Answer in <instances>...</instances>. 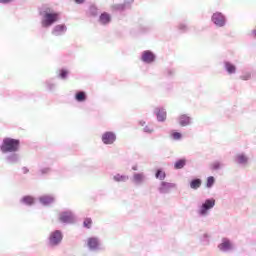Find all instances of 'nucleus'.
<instances>
[{
    "mask_svg": "<svg viewBox=\"0 0 256 256\" xmlns=\"http://www.w3.org/2000/svg\"><path fill=\"white\" fill-rule=\"evenodd\" d=\"M203 181L199 178H195L190 181V188H192L194 191H197L202 185Z\"/></svg>",
    "mask_w": 256,
    "mask_h": 256,
    "instance_id": "obj_24",
    "label": "nucleus"
},
{
    "mask_svg": "<svg viewBox=\"0 0 256 256\" xmlns=\"http://www.w3.org/2000/svg\"><path fill=\"white\" fill-rule=\"evenodd\" d=\"M240 79L242 81H249L251 79V72H244L241 76Z\"/></svg>",
    "mask_w": 256,
    "mask_h": 256,
    "instance_id": "obj_30",
    "label": "nucleus"
},
{
    "mask_svg": "<svg viewBox=\"0 0 256 256\" xmlns=\"http://www.w3.org/2000/svg\"><path fill=\"white\" fill-rule=\"evenodd\" d=\"M139 124L141 125V127H145V121L141 120Z\"/></svg>",
    "mask_w": 256,
    "mask_h": 256,
    "instance_id": "obj_41",
    "label": "nucleus"
},
{
    "mask_svg": "<svg viewBox=\"0 0 256 256\" xmlns=\"http://www.w3.org/2000/svg\"><path fill=\"white\" fill-rule=\"evenodd\" d=\"M234 161L237 165H240L241 167H247V165L249 164V156L245 153H239L236 154V156L234 157Z\"/></svg>",
    "mask_w": 256,
    "mask_h": 256,
    "instance_id": "obj_11",
    "label": "nucleus"
},
{
    "mask_svg": "<svg viewBox=\"0 0 256 256\" xmlns=\"http://www.w3.org/2000/svg\"><path fill=\"white\" fill-rule=\"evenodd\" d=\"M113 181H115L116 183H127V181H129V176L116 174L113 176Z\"/></svg>",
    "mask_w": 256,
    "mask_h": 256,
    "instance_id": "obj_21",
    "label": "nucleus"
},
{
    "mask_svg": "<svg viewBox=\"0 0 256 256\" xmlns=\"http://www.w3.org/2000/svg\"><path fill=\"white\" fill-rule=\"evenodd\" d=\"M75 3H77L78 5H81V3H85V0H74Z\"/></svg>",
    "mask_w": 256,
    "mask_h": 256,
    "instance_id": "obj_39",
    "label": "nucleus"
},
{
    "mask_svg": "<svg viewBox=\"0 0 256 256\" xmlns=\"http://www.w3.org/2000/svg\"><path fill=\"white\" fill-rule=\"evenodd\" d=\"M172 139H174V141H179L181 140V137H183V135L179 132H174L171 134Z\"/></svg>",
    "mask_w": 256,
    "mask_h": 256,
    "instance_id": "obj_32",
    "label": "nucleus"
},
{
    "mask_svg": "<svg viewBox=\"0 0 256 256\" xmlns=\"http://www.w3.org/2000/svg\"><path fill=\"white\" fill-rule=\"evenodd\" d=\"M21 142L13 138H4L0 150L2 153H17Z\"/></svg>",
    "mask_w": 256,
    "mask_h": 256,
    "instance_id": "obj_2",
    "label": "nucleus"
},
{
    "mask_svg": "<svg viewBox=\"0 0 256 256\" xmlns=\"http://www.w3.org/2000/svg\"><path fill=\"white\" fill-rule=\"evenodd\" d=\"M156 179H159V181H165V177H167V174L163 172V170L158 169L155 173Z\"/></svg>",
    "mask_w": 256,
    "mask_h": 256,
    "instance_id": "obj_26",
    "label": "nucleus"
},
{
    "mask_svg": "<svg viewBox=\"0 0 256 256\" xmlns=\"http://www.w3.org/2000/svg\"><path fill=\"white\" fill-rule=\"evenodd\" d=\"M217 249H218L219 253H223V254L227 255L229 253H233V251H235L236 247H235V243L233 242V240H231V238L222 237L220 239V242L217 245Z\"/></svg>",
    "mask_w": 256,
    "mask_h": 256,
    "instance_id": "obj_4",
    "label": "nucleus"
},
{
    "mask_svg": "<svg viewBox=\"0 0 256 256\" xmlns=\"http://www.w3.org/2000/svg\"><path fill=\"white\" fill-rule=\"evenodd\" d=\"M155 54L149 50L142 52L141 61L143 63L151 64L155 61Z\"/></svg>",
    "mask_w": 256,
    "mask_h": 256,
    "instance_id": "obj_13",
    "label": "nucleus"
},
{
    "mask_svg": "<svg viewBox=\"0 0 256 256\" xmlns=\"http://www.w3.org/2000/svg\"><path fill=\"white\" fill-rule=\"evenodd\" d=\"M199 241L204 247L211 245V234L204 232L199 236Z\"/></svg>",
    "mask_w": 256,
    "mask_h": 256,
    "instance_id": "obj_17",
    "label": "nucleus"
},
{
    "mask_svg": "<svg viewBox=\"0 0 256 256\" xmlns=\"http://www.w3.org/2000/svg\"><path fill=\"white\" fill-rule=\"evenodd\" d=\"M86 245L89 251H103L101 240L98 237H89L86 240Z\"/></svg>",
    "mask_w": 256,
    "mask_h": 256,
    "instance_id": "obj_6",
    "label": "nucleus"
},
{
    "mask_svg": "<svg viewBox=\"0 0 256 256\" xmlns=\"http://www.w3.org/2000/svg\"><path fill=\"white\" fill-rule=\"evenodd\" d=\"M67 75H68L67 70L62 69V70L60 71L59 77H60L61 79H67Z\"/></svg>",
    "mask_w": 256,
    "mask_h": 256,
    "instance_id": "obj_34",
    "label": "nucleus"
},
{
    "mask_svg": "<svg viewBox=\"0 0 256 256\" xmlns=\"http://www.w3.org/2000/svg\"><path fill=\"white\" fill-rule=\"evenodd\" d=\"M253 39H256V33L252 34Z\"/></svg>",
    "mask_w": 256,
    "mask_h": 256,
    "instance_id": "obj_43",
    "label": "nucleus"
},
{
    "mask_svg": "<svg viewBox=\"0 0 256 256\" xmlns=\"http://www.w3.org/2000/svg\"><path fill=\"white\" fill-rule=\"evenodd\" d=\"M117 141V135L114 132H105L102 134V143L104 145H113Z\"/></svg>",
    "mask_w": 256,
    "mask_h": 256,
    "instance_id": "obj_10",
    "label": "nucleus"
},
{
    "mask_svg": "<svg viewBox=\"0 0 256 256\" xmlns=\"http://www.w3.org/2000/svg\"><path fill=\"white\" fill-rule=\"evenodd\" d=\"M215 207V199L208 198L204 202L197 205V215L198 217H209L211 209Z\"/></svg>",
    "mask_w": 256,
    "mask_h": 256,
    "instance_id": "obj_3",
    "label": "nucleus"
},
{
    "mask_svg": "<svg viewBox=\"0 0 256 256\" xmlns=\"http://www.w3.org/2000/svg\"><path fill=\"white\" fill-rule=\"evenodd\" d=\"M42 15V27H51L54 23L59 21L60 13L53 12L50 8H47L45 11L41 12Z\"/></svg>",
    "mask_w": 256,
    "mask_h": 256,
    "instance_id": "obj_1",
    "label": "nucleus"
},
{
    "mask_svg": "<svg viewBox=\"0 0 256 256\" xmlns=\"http://www.w3.org/2000/svg\"><path fill=\"white\" fill-rule=\"evenodd\" d=\"M213 185H215V177L210 176V177L207 178L206 187L208 189H211V187H213Z\"/></svg>",
    "mask_w": 256,
    "mask_h": 256,
    "instance_id": "obj_28",
    "label": "nucleus"
},
{
    "mask_svg": "<svg viewBox=\"0 0 256 256\" xmlns=\"http://www.w3.org/2000/svg\"><path fill=\"white\" fill-rule=\"evenodd\" d=\"M93 224V220L91 218H86L83 222V227L86 229H91V225Z\"/></svg>",
    "mask_w": 256,
    "mask_h": 256,
    "instance_id": "obj_29",
    "label": "nucleus"
},
{
    "mask_svg": "<svg viewBox=\"0 0 256 256\" xmlns=\"http://www.w3.org/2000/svg\"><path fill=\"white\" fill-rule=\"evenodd\" d=\"M222 167H225V165L219 161H214L211 164V169H213V171H219V169H222Z\"/></svg>",
    "mask_w": 256,
    "mask_h": 256,
    "instance_id": "obj_27",
    "label": "nucleus"
},
{
    "mask_svg": "<svg viewBox=\"0 0 256 256\" xmlns=\"http://www.w3.org/2000/svg\"><path fill=\"white\" fill-rule=\"evenodd\" d=\"M90 11H91L92 15H97V7L92 6V7L90 8Z\"/></svg>",
    "mask_w": 256,
    "mask_h": 256,
    "instance_id": "obj_37",
    "label": "nucleus"
},
{
    "mask_svg": "<svg viewBox=\"0 0 256 256\" xmlns=\"http://www.w3.org/2000/svg\"><path fill=\"white\" fill-rule=\"evenodd\" d=\"M75 100L78 103H84V101H87V94L84 91H78L75 95Z\"/></svg>",
    "mask_w": 256,
    "mask_h": 256,
    "instance_id": "obj_23",
    "label": "nucleus"
},
{
    "mask_svg": "<svg viewBox=\"0 0 256 256\" xmlns=\"http://www.w3.org/2000/svg\"><path fill=\"white\" fill-rule=\"evenodd\" d=\"M63 242V232L61 230H55L48 236V247L50 249H57Z\"/></svg>",
    "mask_w": 256,
    "mask_h": 256,
    "instance_id": "obj_5",
    "label": "nucleus"
},
{
    "mask_svg": "<svg viewBox=\"0 0 256 256\" xmlns=\"http://www.w3.org/2000/svg\"><path fill=\"white\" fill-rule=\"evenodd\" d=\"M7 163H10L11 165H15V163H19V154L13 153L6 157Z\"/></svg>",
    "mask_w": 256,
    "mask_h": 256,
    "instance_id": "obj_22",
    "label": "nucleus"
},
{
    "mask_svg": "<svg viewBox=\"0 0 256 256\" xmlns=\"http://www.w3.org/2000/svg\"><path fill=\"white\" fill-rule=\"evenodd\" d=\"M20 203L23 205H27L28 207H31V205H35V198L33 196H24Z\"/></svg>",
    "mask_w": 256,
    "mask_h": 256,
    "instance_id": "obj_19",
    "label": "nucleus"
},
{
    "mask_svg": "<svg viewBox=\"0 0 256 256\" xmlns=\"http://www.w3.org/2000/svg\"><path fill=\"white\" fill-rule=\"evenodd\" d=\"M56 31L58 33H65V31H67V26L66 25H57Z\"/></svg>",
    "mask_w": 256,
    "mask_h": 256,
    "instance_id": "obj_31",
    "label": "nucleus"
},
{
    "mask_svg": "<svg viewBox=\"0 0 256 256\" xmlns=\"http://www.w3.org/2000/svg\"><path fill=\"white\" fill-rule=\"evenodd\" d=\"M145 181H147V175H145L143 172H136L132 176V183H134V185H143Z\"/></svg>",
    "mask_w": 256,
    "mask_h": 256,
    "instance_id": "obj_12",
    "label": "nucleus"
},
{
    "mask_svg": "<svg viewBox=\"0 0 256 256\" xmlns=\"http://www.w3.org/2000/svg\"><path fill=\"white\" fill-rule=\"evenodd\" d=\"M175 187H177V184H175V183H169V182L162 181L158 187V191L162 195H167V194L171 193V190L175 189Z\"/></svg>",
    "mask_w": 256,
    "mask_h": 256,
    "instance_id": "obj_9",
    "label": "nucleus"
},
{
    "mask_svg": "<svg viewBox=\"0 0 256 256\" xmlns=\"http://www.w3.org/2000/svg\"><path fill=\"white\" fill-rule=\"evenodd\" d=\"M0 3H11V0H0Z\"/></svg>",
    "mask_w": 256,
    "mask_h": 256,
    "instance_id": "obj_40",
    "label": "nucleus"
},
{
    "mask_svg": "<svg viewBox=\"0 0 256 256\" xmlns=\"http://www.w3.org/2000/svg\"><path fill=\"white\" fill-rule=\"evenodd\" d=\"M155 114L157 117V121H159L160 123H163L166 121L167 119V111H165L164 108H156L155 109Z\"/></svg>",
    "mask_w": 256,
    "mask_h": 256,
    "instance_id": "obj_16",
    "label": "nucleus"
},
{
    "mask_svg": "<svg viewBox=\"0 0 256 256\" xmlns=\"http://www.w3.org/2000/svg\"><path fill=\"white\" fill-rule=\"evenodd\" d=\"M99 21L102 23V25H107L108 23H111V15L107 12H104L100 15Z\"/></svg>",
    "mask_w": 256,
    "mask_h": 256,
    "instance_id": "obj_20",
    "label": "nucleus"
},
{
    "mask_svg": "<svg viewBox=\"0 0 256 256\" xmlns=\"http://www.w3.org/2000/svg\"><path fill=\"white\" fill-rule=\"evenodd\" d=\"M132 169H133V171H137L138 168H137V166H133Z\"/></svg>",
    "mask_w": 256,
    "mask_h": 256,
    "instance_id": "obj_42",
    "label": "nucleus"
},
{
    "mask_svg": "<svg viewBox=\"0 0 256 256\" xmlns=\"http://www.w3.org/2000/svg\"><path fill=\"white\" fill-rule=\"evenodd\" d=\"M144 133H153L154 129L151 125H146L143 129Z\"/></svg>",
    "mask_w": 256,
    "mask_h": 256,
    "instance_id": "obj_33",
    "label": "nucleus"
},
{
    "mask_svg": "<svg viewBox=\"0 0 256 256\" xmlns=\"http://www.w3.org/2000/svg\"><path fill=\"white\" fill-rule=\"evenodd\" d=\"M178 123L180 127H188L193 123V119L187 114H182L178 117Z\"/></svg>",
    "mask_w": 256,
    "mask_h": 256,
    "instance_id": "obj_14",
    "label": "nucleus"
},
{
    "mask_svg": "<svg viewBox=\"0 0 256 256\" xmlns=\"http://www.w3.org/2000/svg\"><path fill=\"white\" fill-rule=\"evenodd\" d=\"M47 87L49 91H53V89H55V84L51 82H47Z\"/></svg>",
    "mask_w": 256,
    "mask_h": 256,
    "instance_id": "obj_36",
    "label": "nucleus"
},
{
    "mask_svg": "<svg viewBox=\"0 0 256 256\" xmlns=\"http://www.w3.org/2000/svg\"><path fill=\"white\" fill-rule=\"evenodd\" d=\"M224 70L228 75H235L237 73V66L230 61H224Z\"/></svg>",
    "mask_w": 256,
    "mask_h": 256,
    "instance_id": "obj_15",
    "label": "nucleus"
},
{
    "mask_svg": "<svg viewBox=\"0 0 256 256\" xmlns=\"http://www.w3.org/2000/svg\"><path fill=\"white\" fill-rule=\"evenodd\" d=\"M187 165V160L185 158L179 159L174 164V169H183Z\"/></svg>",
    "mask_w": 256,
    "mask_h": 256,
    "instance_id": "obj_25",
    "label": "nucleus"
},
{
    "mask_svg": "<svg viewBox=\"0 0 256 256\" xmlns=\"http://www.w3.org/2000/svg\"><path fill=\"white\" fill-rule=\"evenodd\" d=\"M59 221L61 223L71 224L75 222V214L71 211H64L59 215Z\"/></svg>",
    "mask_w": 256,
    "mask_h": 256,
    "instance_id": "obj_7",
    "label": "nucleus"
},
{
    "mask_svg": "<svg viewBox=\"0 0 256 256\" xmlns=\"http://www.w3.org/2000/svg\"><path fill=\"white\" fill-rule=\"evenodd\" d=\"M22 171H23L24 175H27V173H29V168L23 167Z\"/></svg>",
    "mask_w": 256,
    "mask_h": 256,
    "instance_id": "obj_38",
    "label": "nucleus"
},
{
    "mask_svg": "<svg viewBox=\"0 0 256 256\" xmlns=\"http://www.w3.org/2000/svg\"><path fill=\"white\" fill-rule=\"evenodd\" d=\"M39 201L42 205H51L52 203H55V196L43 195L39 198Z\"/></svg>",
    "mask_w": 256,
    "mask_h": 256,
    "instance_id": "obj_18",
    "label": "nucleus"
},
{
    "mask_svg": "<svg viewBox=\"0 0 256 256\" xmlns=\"http://www.w3.org/2000/svg\"><path fill=\"white\" fill-rule=\"evenodd\" d=\"M212 23L216 25L217 27H225V23H227V19L225 18V15L221 12H215L212 15Z\"/></svg>",
    "mask_w": 256,
    "mask_h": 256,
    "instance_id": "obj_8",
    "label": "nucleus"
},
{
    "mask_svg": "<svg viewBox=\"0 0 256 256\" xmlns=\"http://www.w3.org/2000/svg\"><path fill=\"white\" fill-rule=\"evenodd\" d=\"M51 169L49 168H42L40 170L41 175H47V173H50Z\"/></svg>",
    "mask_w": 256,
    "mask_h": 256,
    "instance_id": "obj_35",
    "label": "nucleus"
}]
</instances>
